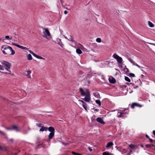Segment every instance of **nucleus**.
I'll use <instances>...</instances> for the list:
<instances>
[{
    "label": "nucleus",
    "instance_id": "1",
    "mask_svg": "<svg viewBox=\"0 0 155 155\" xmlns=\"http://www.w3.org/2000/svg\"><path fill=\"white\" fill-rule=\"evenodd\" d=\"M79 91L82 96H85L84 98L82 99L86 102H89L91 99L90 92L89 90L85 88L84 90L82 88H80L79 89Z\"/></svg>",
    "mask_w": 155,
    "mask_h": 155
},
{
    "label": "nucleus",
    "instance_id": "2",
    "mask_svg": "<svg viewBox=\"0 0 155 155\" xmlns=\"http://www.w3.org/2000/svg\"><path fill=\"white\" fill-rule=\"evenodd\" d=\"M43 36L47 39H49L51 38V35L47 28H43Z\"/></svg>",
    "mask_w": 155,
    "mask_h": 155
},
{
    "label": "nucleus",
    "instance_id": "3",
    "mask_svg": "<svg viewBox=\"0 0 155 155\" xmlns=\"http://www.w3.org/2000/svg\"><path fill=\"white\" fill-rule=\"evenodd\" d=\"M1 63L3 65L5 69L9 72H11V71L9 70L11 66V64L7 61H3L1 62Z\"/></svg>",
    "mask_w": 155,
    "mask_h": 155
},
{
    "label": "nucleus",
    "instance_id": "4",
    "mask_svg": "<svg viewBox=\"0 0 155 155\" xmlns=\"http://www.w3.org/2000/svg\"><path fill=\"white\" fill-rule=\"evenodd\" d=\"M113 57L114 58L117 60V62L119 64H122L123 63V60L122 58L121 57L119 56L116 53L114 54Z\"/></svg>",
    "mask_w": 155,
    "mask_h": 155
},
{
    "label": "nucleus",
    "instance_id": "5",
    "mask_svg": "<svg viewBox=\"0 0 155 155\" xmlns=\"http://www.w3.org/2000/svg\"><path fill=\"white\" fill-rule=\"evenodd\" d=\"M5 46V45H2V48H3L4 50H6L8 49H9L11 51V54L12 55H13L15 54V51L13 50L12 48L11 47L8 46L7 47H4Z\"/></svg>",
    "mask_w": 155,
    "mask_h": 155
},
{
    "label": "nucleus",
    "instance_id": "6",
    "mask_svg": "<svg viewBox=\"0 0 155 155\" xmlns=\"http://www.w3.org/2000/svg\"><path fill=\"white\" fill-rule=\"evenodd\" d=\"M135 106L140 107L142 106V105L137 103H133L132 104L131 107L133 109Z\"/></svg>",
    "mask_w": 155,
    "mask_h": 155
},
{
    "label": "nucleus",
    "instance_id": "7",
    "mask_svg": "<svg viewBox=\"0 0 155 155\" xmlns=\"http://www.w3.org/2000/svg\"><path fill=\"white\" fill-rule=\"evenodd\" d=\"M96 121L98 123L103 124H105V123L104 121L102 118L101 117H99L96 119Z\"/></svg>",
    "mask_w": 155,
    "mask_h": 155
},
{
    "label": "nucleus",
    "instance_id": "8",
    "mask_svg": "<svg viewBox=\"0 0 155 155\" xmlns=\"http://www.w3.org/2000/svg\"><path fill=\"white\" fill-rule=\"evenodd\" d=\"M109 81L110 83L112 84H114L116 82V80L113 77L109 78Z\"/></svg>",
    "mask_w": 155,
    "mask_h": 155
},
{
    "label": "nucleus",
    "instance_id": "9",
    "mask_svg": "<svg viewBox=\"0 0 155 155\" xmlns=\"http://www.w3.org/2000/svg\"><path fill=\"white\" fill-rule=\"evenodd\" d=\"M57 43L62 48H63L64 46V45L61 41V39L58 38L57 39Z\"/></svg>",
    "mask_w": 155,
    "mask_h": 155
},
{
    "label": "nucleus",
    "instance_id": "10",
    "mask_svg": "<svg viewBox=\"0 0 155 155\" xmlns=\"http://www.w3.org/2000/svg\"><path fill=\"white\" fill-rule=\"evenodd\" d=\"M12 130H14L16 131H19L20 130L18 129V127L15 125H13L11 126Z\"/></svg>",
    "mask_w": 155,
    "mask_h": 155
},
{
    "label": "nucleus",
    "instance_id": "11",
    "mask_svg": "<svg viewBox=\"0 0 155 155\" xmlns=\"http://www.w3.org/2000/svg\"><path fill=\"white\" fill-rule=\"evenodd\" d=\"M114 145V143L112 142H109L108 143L106 146V147L108 149L110 147Z\"/></svg>",
    "mask_w": 155,
    "mask_h": 155
},
{
    "label": "nucleus",
    "instance_id": "12",
    "mask_svg": "<svg viewBox=\"0 0 155 155\" xmlns=\"http://www.w3.org/2000/svg\"><path fill=\"white\" fill-rule=\"evenodd\" d=\"M48 131L51 132V133L54 132L55 129L54 128L52 127H50L48 128Z\"/></svg>",
    "mask_w": 155,
    "mask_h": 155
},
{
    "label": "nucleus",
    "instance_id": "13",
    "mask_svg": "<svg viewBox=\"0 0 155 155\" xmlns=\"http://www.w3.org/2000/svg\"><path fill=\"white\" fill-rule=\"evenodd\" d=\"M54 132L50 133L48 135V138L49 139H52L54 136Z\"/></svg>",
    "mask_w": 155,
    "mask_h": 155
},
{
    "label": "nucleus",
    "instance_id": "14",
    "mask_svg": "<svg viewBox=\"0 0 155 155\" xmlns=\"http://www.w3.org/2000/svg\"><path fill=\"white\" fill-rule=\"evenodd\" d=\"M93 94L94 96L97 98H100V95L97 92H96L95 93H93Z\"/></svg>",
    "mask_w": 155,
    "mask_h": 155
},
{
    "label": "nucleus",
    "instance_id": "15",
    "mask_svg": "<svg viewBox=\"0 0 155 155\" xmlns=\"http://www.w3.org/2000/svg\"><path fill=\"white\" fill-rule=\"evenodd\" d=\"M47 130V127L42 126L41 128L40 129L39 131H46Z\"/></svg>",
    "mask_w": 155,
    "mask_h": 155
},
{
    "label": "nucleus",
    "instance_id": "16",
    "mask_svg": "<svg viewBox=\"0 0 155 155\" xmlns=\"http://www.w3.org/2000/svg\"><path fill=\"white\" fill-rule=\"evenodd\" d=\"M82 106L86 110H87V105L85 102L82 104Z\"/></svg>",
    "mask_w": 155,
    "mask_h": 155
},
{
    "label": "nucleus",
    "instance_id": "17",
    "mask_svg": "<svg viewBox=\"0 0 155 155\" xmlns=\"http://www.w3.org/2000/svg\"><path fill=\"white\" fill-rule=\"evenodd\" d=\"M76 52L78 54H80L82 53L81 50L79 48L77 49H76Z\"/></svg>",
    "mask_w": 155,
    "mask_h": 155
},
{
    "label": "nucleus",
    "instance_id": "18",
    "mask_svg": "<svg viewBox=\"0 0 155 155\" xmlns=\"http://www.w3.org/2000/svg\"><path fill=\"white\" fill-rule=\"evenodd\" d=\"M68 40L70 41H71L72 42H74V43H76L75 41L73 39V38L71 36H70L69 38V39H68Z\"/></svg>",
    "mask_w": 155,
    "mask_h": 155
},
{
    "label": "nucleus",
    "instance_id": "19",
    "mask_svg": "<svg viewBox=\"0 0 155 155\" xmlns=\"http://www.w3.org/2000/svg\"><path fill=\"white\" fill-rule=\"evenodd\" d=\"M125 113H122L121 112H119L118 113V117H123V114Z\"/></svg>",
    "mask_w": 155,
    "mask_h": 155
},
{
    "label": "nucleus",
    "instance_id": "20",
    "mask_svg": "<svg viewBox=\"0 0 155 155\" xmlns=\"http://www.w3.org/2000/svg\"><path fill=\"white\" fill-rule=\"evenodd\" d=\"M103 155H113V154L108 152H105L103 153Z\"/></svg>",
    "mask_w": 155,
    "mask_h": 155
},
{
    "label": "nucleus",
    "instance_id": "21",
    "mask_svg": "<svg viewBox=\"0 0 155 155\" xmlns=\"http://www.w3.org/2000/svg\"><path fill=\"white\" fill-rule=\"evenodd\" d=\"M0 72H1L2 74H10L11 75H14V74L13 73L12 74L11 72H2L0 71Z\"/></svg>",
    "mask_w": 155,
    "mask_h": 155
},
{
    "label": "nucleus",
    "instance_id": "22",
    "mask_svg": "<svg viewBox=\"0 0 155 155\" xmlns=\"http://www.w3.org/2000/svg\"><path fill=\"white\" fill-rule=\"evenodd\" d=\"M148 23L150 27L152 28L154 26V25L151 22L149 21Z\"/></svg>",
    "mask_w": 155,
    "mask_h": 155
},
{
    "label": "nucleus",
    "instance_id": "23",
    "mask_svg": "<svg viewBox=\"0 0 155 155\" xmlns=\"http://www.w3.org/2000/svg\"><path fill=\"white\" fill-rule=\"evenodd\" d=\"M27 59L29 60H31L32 59V57L31 54H29L28 55Z\"/></svg>",
    "mask_w": 155,
    "mask_h": 155
},
{
    "label": "nucleus",
    "instance_id": "24",
    "mask_svg": "<svg viewBox=\"0 0 155 155\" xmlns=\"http://www.w3.org/2000/svg\"><path fill=\"white\" fill-rule=\"evenodd\" d=\"M96 103L99 106H101V103L100 100H97L95 101Z\"/></svg>",
    "mask_w": 155,
    "mask_h": 155
},
{
    "label": "nucleus",
    "instance_id": "25",
    "mask_svg": "<svg viewBox=\"0 0 155 155\" xmlns=\"http://www.w3.org/2000/svg\"><path fill=\"white\" fill-rule=\"evenodd\" d=\"M125 80L126 81L128 82H130V78L127 77L125 76Z\"/></svg>",
    "mask_w": 155,
    "mask_h": 155
},
{
    "label": "nucleus",
    "instance_id": "26",
    "mask_svg": "<svg viewBox=\"0 0 155 155\" xmlns=\"http://www.w3.org/2000/svg\"><path fill=\"white\" fill-rule=\"evenodd\" d=\"M122 154L126 153L127 152V150L126 149H124L122 151H120Z\"/></svg>",
    "mask_w": 155,
    "mask_h": 155
},
{
    "label": "nucleus",
    "instance_id": "27",
    "mask_svg": "<svg viewBox=\"0 0 155 155\" xmlns=\"http://www.w3.org/2000/svg\"><path fill=\"white\" fill-rule=\"evenodd\" d=\"M96 41L97 42L100 43L101 42V38H98L96 39Z\"/></svg>",
    "mask_w": 155,
    "mask_h": 155
},
{
    "label": "nucleus",
    "instance_id": "28",
    "mask_svg": "<svg viewBox=\"0 0 155 155\" xmlns=\"http://www.w3.org/2000/svg\"><path fill=\"white\" fill-rule=\"evenodd\" d=\"M72 154L74 155H81V154L80 153H77L75 152H72Z\"/></svg>",
    "mask_w": 155,
    "mask_h": 155
},
{
    "label": "nucleus",
    "instance_id": "29",
    "mask_svg": "<svg viewBox=\"0 0 155 155\" xmlns=\"http://www.w3.org/2000/svg\"><path fill=\"white\" fill-rule=\"evenodd\" d=\"M129 76L130 77H135V75L134 74L132 73H130L129 74Z\"/></svg>",
    "mask_w": 155,
    "mask_h": 155
},
{
    "label": "nucleus",
    "instance_id": "30",
    "mask_svg": "<svg viewBox=\"0 0 155 155\" xmlns=\"http://www.w3.org/2000/svg\"><path fill=\"white\" fill-rule=\"evenodd\" d=\"M20 48L21 49H22L25 50H28V48H27L26 47H24L22 46H21Z\"/></svg>",
    "mask_w": 155,
    "mask_h": 155
},
{
    "label": "nucleus",
    "instance_id": "31",
    "mask_svg": "<svg viewBox=\"0 0 155 155\" xmlns=\"http://www.w3.org/2000/svg\"><path fill=\"white\" fill-rule=\"evenodd\" d=\"M145 147L148 149H150L151 148L150 144H147L145 145Z\"/></svg>",
    "mask_w": 155,
    "mask_h": 155
},
{
    "label": "nucleus",
    "instance_id": "32",
    "mask_svg": "<svg viewBox=\"0 0 155 155\" xmlns=\"http://www.w3.org/2000/svg\"><path fill=\"white\" fill-rule=\"evenodd\" d=\"M36 58L39 59H43L44 60H45V58H43L41 56H38L37 55V57H36Z\"/></svg>",
    "mask_w": 155,
    "mask_h": 155
},
{
    "label": "nucleus",
    "instance_id": "33",
    "mask_svg": "<svg viewBox=\"0 0 155 155\" xmlns=\"http://www.w3.org/2000/svg\"><path fill=\"white\" fill-rule=\"evenodd\" d=\"M0 134L3 136H5L6 135V134H5V133L4 132H3L2 131H1V130H0Z\"/></svg>",
    "mask_w": 155,
    "mask_h": 155
},
{
    "label": "nucleus",
    "instance_id": "34",
    "mask_svg": "<svg viewBox=\"0 0 155 155\" xmlns=\"http://www.w3.org/2000/svg\"><path fill=\"white\" fill-rule=\"evenodd\" d=\"M129 147L131 149H133L134 147V145L131 144L129 145Z\"/></svg>",
    "mask_w": 155,
    "mask_h": 155
},
{
    "label": "nucleus",
    "instance_id": "35",
    "mask_svg": "<svg viewBox=\"0 0 155 155\" xmlns=\"http://www.w3.org/2000/svg\"><path fill=\"white\" fill-rule=\"evenodd\" d=\"M42 125V124H36V125L39 127H42V126H41V125Z\"/></svg>",
    "mask_w": 155,
    "mask_h": 155
},
{
    "label": "nucleus",
    "instance_id": "36",
    "mask_svg": "<svg viewBox=\"0 0 155 155\" xmlns=\"http://www.w3.org/2000/svg\"><path fill=\"white\" fill-rule=\"evenodd\" d=\"M124 71L126 72V73H127L129 71V70L127 68H125L124 69Z\"/></svg>",
    "mask_w": 155,
    "mask_h": 155
},
{
    "label": "nucleus",
    "instance_id": "37",
    "mask_svg": "<svg viewBox=\"0 0 155 155\" xmlns=\"http://www.w3.org/2000/svg\"><path fill=\"white\" fill-rule=\"evenodd\" d=\"M5 37V38L7 39H8V40H11L12 39V38H10L8 36H6Z\"/></svg>",
    "mask_w": 155,
    "mask_h": 155
},
{
    "label": "nucleus",
    "instance_id": "38",
    "mask_svg": "<svg viewBox=\"0 0 155 155\" xmlns=\"http://www.w3.org/2000/svg\"><path fill=\"white\" fill-rule=\"evenodd\" d=\"M0 70H4V68L3 67L2 65H1L0 64Z\"/></svg>",
    "mask_w": 155,
    "mask_h": 155
},
{
    "label": "nucleus",
    "instance_id": "39",
    "mask_svg": "<svg viewBox=\"0 0 155 155\" xmlns=\"http://www.w3.org/2000/svg\"><path fill=\"white\" fill-rule=\"evenodd\" d=\"M31 54L36 58V57H37V55L34 52H32Z\"/></svg>",
    "mask_w": 155,
    "mask_h": 155
},
{
    "label": "nucleus",
    "instance_id": "40",
    "mask_svg": "<svg viewBox=\"0 0 155 155\" xmlns=\"http://www.w3.org/2000/svg\"><path fill=\"white\" fill-rule=\"evenodd\" d=\"M5 129L7 130H12V127H5Z\"/></svg>",
    "mask_w": 155,
    "mask_h": 155
},
{
    "label": "nucleus",
    "instance_id": "41",
    "mask_svg": "<svg viewBox=\"0 0 155 155\" xmlns=\"http://www.w3.org/2000/svg\"><path fill=\"white\" fill-rule=\"evenodd\" d=\"M128 60L131 63H132L133 61L130 58H128Z\"/></svg>",
    "mask_w": 155,
    "mask_h": 155
},
{
    "label": "nucleus",
    "instance_id": "42",
    "mask_svg": "<svg viewBox=\"0 0 155 155\" xmlns=\"http://www.w3.org/2000/svg\"><path fill=\"white\" fill-rule=\"evenodd\" d=\"M3 148V150H4L5 151H6L7 150V147H2Z\"/></svg>",
    "mask_w": 155,
    "mask_h": 155
},
{
    "label": "nucleus",
    "instance_id": "43",
    "mask_svg": "<svg viewBox=\"0 0 155 155\" xmlns=\"http://www.w3.org/2000/svg\"><path fill=\"white\" fill-rule=\"evenodd\" d=\"M29 74H28L27 75V76L28 78H31V76Z\"/></svg>",
    "mask_w": 155,
    "mask_h": 155
},
{
    "label": "nucleus",
    "instance_id": "44",
    "mask_svg": "<svg viewBox=\"0 0 155 155\" xmlns=\"http://www.w3.org/2000/svg\"><path fill=\"white\" fill-rule=\"evenodd\" d=\"M16 47H18L20 48L21 46L19 45L16 44Z\"/></svg>",
    "mask_w": 155,
    "mask_h": 155
},
{
    "label": "nucleus",
    "instance_id": "45",
    "mask_svg": "<svg viewBox=\"0 0 155 155\" xmlns=\"http://www.w3.org/2000/svg\"><path fill=\"white\" fill-rule=\"evenodd\" d=\"M131 63L132 64H133V65H135V66L136 65V64H137L134 61H133Z\"/></svg>",
    "mask_w": 155,
    "mask_h": 155
},
{
    "label": "nucleus",
    "instance_id": "46",
    "mask_svg": "<svg viewBox=\"0 0 155 155\" xmlns=\"http://www.w3.org/2000/svg\"><path fill=\"white\" fill-rule=\"evenodd\" d=\"M27 72L28 73V74H30L31 73V71H27Z\"/></svg>",
    "mask_w": 155,
    "mask_h": 155
},
{
    "label": "nucleus",
    "instance_id": "47",
    "mask_svg": "<svg viewBox=\"0 0 155 155\" xmlns=\"http://www.w3.org/2000/svg\"><path fill=\"white\" fill-rule=\"evenodd\" d=\"M147 43L155 46V44H154V43Z\"/></svg>",
    "mask_w": 155,
    "mask_h": 155
},
{
    "label": "nucleus",
    "instance_id": "48",
    "mask_svg": "<svg viewBox=\"0 0 155 155\" xmlns=\"http://www.w3.org/2000/svg\"><path fill=\"white\" fill-rule=\"evenodd\" d=\"M94 109V110L96 111H97V112H98L99 111V110L98 109H94V108H93Z\"/></svg>",
    "mask_w": 155,
    "mask_h": 155
},
{
    "label": "nucleus",
    "instance_id": "49",
    "mask_svg": "<svg viewBox=\"0 0 155 155\" xmlns=\"http://www.w3.org/2000/svg\"><path fill=\"white\" fill-rule=\"evenodd\" d=\"M64 14H67L68 13V11L65 10L64 11Z\"/></svg>",
    "mask_w": 155,
    "mask_h": 155
},
{
    "label": "nucleus",
    "instance_id": "50",
    "mask_svg": "<svg viewBox=\"0 0 155 155\" xmlns=\"http://www.w3.org/2000/svg\"><path fill=\"white\" fill-rule=\"evenodd\" d=\"M37 143H36V144H38V143H39V142H38V141L39 140H40V139H39V137H38L37 138Z\"/></svg>",
    "mask_w": 155,
    "mask_h": 155
},
{
    "label": "nucleus",
    "instance_id": "51",
    "mask_svg": "<svg viewBox=\"0 0 155 155\" xmlns=\"http://www.w3.org/2000/svg\"><path fill=\"white\" fill-rule=\"evenodd\" d=\"M79 101H80L81 102H82V104H83L84 102V101H83L81 100H79Z\"/></svg>",
    "mask_w": 155,
    "mask_h": 155
},
{
    "label": "nucleus",
    "instance_id": "52",
    "mask_svg": "<svg viewBox=\"0 0 155 155\" xmlns=\"http://www.w3.org/2000/svg\"><path fill=\"white\" fill-rule=\"evenodd\" d=\"M150 142V143H153V140L151 139L149 140Z\"/></svg>",
    "mask_w": 155,
    "mask_h": 155
},
{
    "label": "nucleus",
    "instance_id": "53",
    "mask_svg": "<svg viewBox=\"0 0 155 155\" xmlns=\"http://www.w3.org/2000/svg\"><path fill=\"white\" fill-rule=\"evenodd\" d=\"M89 150L90 151H92V149H91L90 147H88Z\"/></svg>",
    "mask_w": 155,
    "mask_h": 155
},
{
    "label": "nucleus",
    "instance_id": "54",
    "mask_svg": "<svg viewBox=\"0 0 155 155\" xmlns=\"http://www.w3.org/2000/svg\"><path fill=\"white\" fill-rule=\"evenodd\" d=\"M2 52L4 54H7V53H6L5 52V51H2Z\"/></svg>",
    "mask_w": 155,
    "mask_h": 155
},
{
    "label": "nucleus",
    "instance_id": "55",
    "mask_svg": "<svg viewBox=\"0 0 155 155\" xmlns=\"http://www.w3.org/2000/svg\"><path fill=\"white\" fill-rule=\"evenodd\" d=\"M136 64V66H137V67H138V68H141V66H140L139 65L137 64Z\"/></svg>",
    "mask_w": 155,
    "mask_h": 155
},
{
    "label": "nucleus",
    "instance_id": "56",
    "mask_svg": "<svg viewBox=\"0 0 155 155\" xmlns=\"http://www.w3.org/2000/svg\"><path fill=\"white\" fill-rule=\"evenodd\" d=\"M153 134L155 136V130H153Z\"/></svg>",
    "mask_w": 155,
    "mask_h": 155
},
{
    "label": "nucleus",
    "instance_id": "57",
    "mask_svg": "<svg viewBox=\"0 0 155 155\" xmlns=\"http://www.w3.org/2000/svg\"><path fill=\"white\" fill-rule=\"evenodd\" d=\"M139 86L138 85H137V86H136V87H134V89H136V88H137Z\"/></svg>",
    "mask_w": 155,
    "mask_h": 155
},
{
    "label": "nucleus",
    "instance_id": "58",
    "mask_svg": "<svg viewBox=\"0 0 155 155\" xmlns=\"http://www.w3.org/2000/svg\"><path fill=\"white\" fill-rule=\"evenodd\" d=\"M145 136L147 138H149V137L147 134H146Z\"/></svg>",
    "mask_w": 155,
    "mask_h": 155
},
{
    "label": "nucleus",
    "instance_id": "59",
    "mask_svg": "<svg viewBox=\"0 0 155 155\" xmlns=\"http://www.w3.org/2000/svg\"><path fill=\"white\" fill-rule=\"evenodd\" d=\"M150 146L151 147H155V145L154 144H150Z\"/></svg>",
    "mask_w": 155,
    "mask_h": 155
},
{
    "label": "nucleus",
    "instance_id": "60",
    "mask_svg": "<svg viewBox=\"0 0 155 155\" xmlns=\"http://www.w3.org/2000/svg\"><path fill=\"white\" fill-rule=\"evenodd\" d=\"M140 146L141 147H142V148H143L144 147V146H143V144H141L140 145Z\"/></svg>",
    "mask_w": 155,
    "mask_h": 155
},
{
    "label": "nucleus",
    "instance_id": "61",
    "mask_svg": "<svg viewBox=\"0 0 155 155\" xmlns=\"http://www.w3.org/2000/svg\"><path fill=\"white\" fill-rule=\"evenodd\" d=\"M141 71H143V73L145 74H147V73L145 72L144 71H143V70H141Z\"/></svg>",
    "mask_w": 155,
    "mask_h": 155
},
{
    "label": "nucleus",
    "instance_id": "62",
    "mask_svg": "<svg viewBox=\"0 0 155 155\" xmlns=\"http://www.w3.org/2000/svg\"><path fill=\"white\" fill-rule=\"evenodd\" d=\"M3 149L2 147L1 146H0V150H2Z\"/></svg>",
    "mask_w": 155,
    "mask_h": 155
},
{
    "label": "nucleus",
    "instance_id": "63",
    "mask_svg": "<svg viewBox=\"0 0 155 155\" xmlns=\"http://www.w3.org/2000/svg\"><path fill=\"white\" fill-rule=\"evenodd\" d=\"M130 84H132V85L133 86V85H134V83H130Z\"/></svg>",
    "mask_w": 155,
    "mask_h": 155
},
{
    "label": "nucleus",
    "instance_id": "64",
    "mask_svg": "<svg viewBox=\"0 0 155 155\" xmlns=\"http://www.w3.org/2000/svg\"><path fill=\"white\" fill-rule=\"evenodd\" d=\"M141 77L142 78H143L144 77V76L143 74H141Z\"/></svg>",
    "mask_w": 155,
    "mask_h": 155
}]
</instances>
